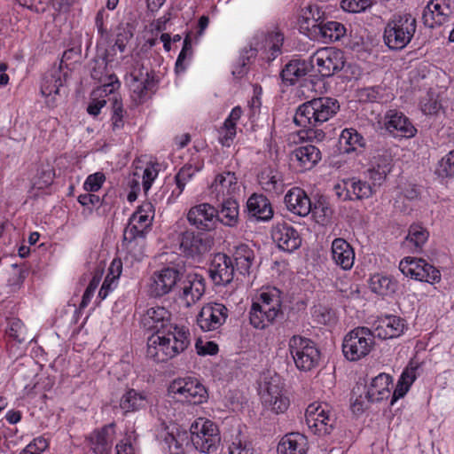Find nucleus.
<instances>
[{
  "label": "nucleus",
  "instance_id": "f257e3e1",
  "mask_svg": "<svg viewBox=\"0 0 454 454\" xmlns=\"http://www.w3.org/2000/svg\"><path fill=\"white\" fill-rule=\"evenodd\" d=\"M339 110L340 103L336 98H313L297 108L294 121L300 127H317L333 118Z\"/></svg>",
  "mask_w": 454,
  "mask_h": 454
},
{
  "label": "nucleus",
  "instance_id": "f03ea898",
  "mask_svg": "<svg viewBox=\"0 0 454 454\" xmlns=\"http://www.w3.org/2000/svg\"><path fill=\"white\" fill-rule=\"evenodd\" d=\"M417 29V20L411 13H395L387 22L383 40L391 51H402L412 40Z\"/></svg>",
  "mask_w": 454,
  "mask_h": 454
},
{
  "label": "nucleus",
  "instance_id": "7ed1b4c3",
  "mask_svg": "<svg viewBox=\"0 0 454 454\" xmlns=\"http://www.w3.org/2000/svg\"><path fill=\"white\" fill-rule=\"evenodd\" d=\"M278 293V289L262 292L259 301L253 302L249 310V321L254 328L264 329L278 318L284 317Z\"/></svg>",
  "mask_w": 454,
  "mask_h": 454
},
{
  "label": "nucleus",
  "instance_id": "20e7f679",
  "mask_svg": "<svg viewBox=\"0 0 454 454\" xmlns=\"http://www.w3.org/2000/svg\"><path fill=\"white\" fill-rule=\"evenodd\" d=\"M372 331L368 327L358 326L348 332L342 341L344 356L351 362H356L368 356L374 348L375 340Z\"/></svg>",
  "mask_w": 454,
  "mask_h": 454
},
{
  "label": "nucleus",
  "instance_id": "39448f33",
  "mask_svg": "<svg viewBox=\"0 0 454 454\" xmlns=\"http://www.w3.org/2000/svg\"><path fill=\"white\" fill-rule=\"evenodd\" d=\"M288 348L298 370L309 372L317 366L320 352L311 340L294 335L289 340Z\"/></svg>",
  "mask_w": 454,
  "mask_h": 454
},
{
  "label": "nucleus",
  "instance_id": "423d86ee",
  "mask_svg": "<svg viewBox=\"0 0 454 454\" xmlns=\"http://www.w3.org/2000/svg\"><path fill=\"white\" fill-rule=\"evenodd\" d=\"M190 432L191 442L196 450L204 453L216 450L221 437L213 421L200 418L192 424Z\"/></svg>",
  "mask_w": 454,
  "mask_h": 454
},
{
  "label": "nucleus",
  "instance_id": "0eeeda50",
  "mask_svg": "<svg viewBox=\"0 0 454 454\" xmlns=\"http://www.w3.org/2000/svg\"><path fill=\"white\" fill-rule=\"evenodd\" d=\"M262 402L267 410L276 414L284 413L288 409L290 401L284 393V383L279 375L265 377Z\"/></svg>",
  "mask_w": 454,
  "mask_h": 454
},
{
  "label": "nucleus",
  "instance_id": "6e6552de",
  "mask_svg": "<svg viewBox=\"0 0 454 454\" xmlns=\"http://www.w3.org/2000/svg\"><path fill=\"white\" fill-rule=\"evenodd\" d=\"M401 272L411 278L427 282L438 283L441 280V273L433 265L422 258L405 257L399 263Z\"/></svg>",
  "mask_w": 454,
  "mask_h": 454
},
{
  "label": "nucleus",
  "instance_id": "1a4fd4ad",
  "mask_svg": "<svg viewBox=\"0 0 454 454\" xmlns=\"http://www.w3.org/2000/svg\"><path fill=\"white\" fill-rule=\"evenodd\" d=\"M130 89L140 103L151 98L156 90L158 80L153 71L137 63L130 74Z\"/></svg>",
  "mask_w": 454,
  "mask_h": 454
},
{
  "label": "nucleus",
  "instance_id": "9d476101",
  "mask_svg": "<svg viewBox=\"0 0 454 454\" xmlns=\"http://www.w3.org/2000/svg\"><path fill=\"white\" fill-rule=\"evenodd\" d=\"M305 418L309 428L318 435L331 434L335 422L325 403H310L306 409Z\"/></svg>",
  "mask_w": 454,
  "mask_h": 454
},
{
  "label": "nucleus",
  "instance_id": "9b49d317",
  "mask_svg": "<svg viewBox=\"0 0 454 454\" xmlns=\"http://www.w3.org/2000/svg\"><path fill=\"white\" fill-rule=\"evenodd\" d=\"M316 63L322 76L330 77L345 66L344 52L339 49L326 47L317 50L310 59Z\"/></svg>",
  "mask_w": 454,
  "mask_h": 454
},
{
  "label": "nucleus",
  "instance_id": "f8f14e48",
  "mask_svg": "<svg viewBox=\"0 0 454 454\" xmlns=\"http://www.w3.org/2000/svg\"><path fill=\"white\" fill-rule=\"evenodd\" d=\"M393 168V155L389 149H376L370 160L367 176L374 186H381Z\"/></svg>",
  "mask_w": 454,
  "mask_h": 454
},
{
  "label": "nucleus",
  "instance_id": "ddd939ff",
  "mask_svg": "<svg viewBox=\"0 0 454 454\" xmlns=\"http://www.w3.org/2000/svg\"><path fill=\"white\" fill-rule=\"evenodd\" d=\"M183 272L175 267H165L150 278L149 294L153 297L163 296L173 290L181 280Z\"/></svg>",
  "mask_w": 454,
  "mask_h": 454
},
{
  "label": "nucleus",
  "instance_id": "4468645a",
  "mask_svg": "<svg viewBox=\"0 0 454 454\" xmlns=\"http://www.w3.org/2000/svg\"><path fill=\"white\" fill-rule=\"evenodd\" d=\"M169 391L179 394L184 399L192 404H200L207 401V392L205 387L192 378L176 379L169 386Z\"/></svg>",
  "mask_w": 454,
  "mask_h": 454
},
{
  "label": "nucleus",
  "instance_id": "2eb2a0df",
  "mask_svg": "<svg viewBox=\"0 0 454 454\" xmlns=\"http://www.w3.org/2000/svg\"><path fill=\"white\" fill-rule=\"evenodd\" d=\"M228 317V309L222 303L204 305L197 316V324L204 332L215 331L224 324Z\"/></svg>",
  "mask_w": 454,
  "mask_h": 454
},
{
  "label": "nucleus",
  "instance_id": "dca6fc26",
  "mask_svg": "<svg viewBox=\"0 0 454 454\" xmlns=\"http://www.w3.org/2000/svg\"><path fill=\"white\" fill-rule=\"evenodd\" d=\"M164 348H168L169 359L184 352L190 345V333L184 327L175 326L157 333Z\"/></svg>",
  "mask_w": 454,
  "mask_h": 454
},
{
  "label": "nucleus",
  "instance_id": "f3484780",
  "mask_svg": "<svg viewBox=\"0 0 454 454\" xmlns=\"http://www.w3.org/2000/svg\"><path fill=\"white\" fill-rule=\"evenodd\" d=\"M164 348H168L169 359L184 352L190 345V333L184 327L175 326L157 333Z\"/></svg>",
  "mask_w": 454,
  "mask_h": 454
},
{
  "label": "nucleus",
  "instance_id": "a211bd4d",
  "mask_svg": "<svg viewBox=\"0 0 454 454\" xmlns=\"http://www.w3.org/2000/svg\"><path fill=\"white\" fill-rule=\"evenodd\" d=\"M208 272L215 285L226 286L230 284L233 280L235 273L232 259L223 253L215 254L211 260Z\"/></svg>",
  "mask_w": 454,
  "mask_h": 454
},
{
  "label": "nucleus",
  "instance_id": "6ab92c4d",
  "mask_svg": "<svg viewBox=\"0 0 454 454\" xmlns=\"http://www.w3.org/2000/svg\"><path fill=\"white\" fill-rule=\"evenodd\" d=\"M272 239L279 249L292 253L301 245V238L295 228L287 223H277L271 232Z\"/></svg>",
  "mask_w": 454,
  "mask_h": 454
},
{
  "label": "nucleus",
  "instance_id": "aec40b11",
  "mask_svg": "<svg viewBox=\"0 0 454 454\" xmlns=\"http://www.w3.org/2000/svg\"><path fill=\"white\" fill-rule=\"evenodd\" d=\"M213 240L204 233L185 231L181 235L180 247L188 257H195L208 252Z\"/></svg>",
  "mask_w": 454,
  "mask_h": 454
},
{
  "label": "nucleus",
  "instance_id": "412c9836",
  "mask_svg": "<svg viewBox=\"0 0 454 454\" xmlns=\"http://www.w3.org/2000/svg\"><path fill=\"white\" fill-rule=\"evenodd\" d=\"M216 215L217 212L215 207L208 203H201L189 210L187 220L191 225L198 230L211 231L215 227Z\"/></svg>",
  "mask_w": 454,
  "mask_h": 454
},
{
  "label": "nucleus",
  "instance_id": "4be33fe9",
  "mask_svg": "<svg viewBox=\"0 0 454 454\" xmlns=\"http://www.w3.org/2000/svg\"><path fill=\"white\" fill-rule=\"evenodd\" d=\"M406 328L405 320L395 315H386L375 322L372 331L374 338L381 340L394 339L401 336Z\"/></svg>",
  "mask_w": 454,
  "mask_h": 454
},
{
  "label": "nucleus",
  "instance_id": "5701e85b",
  "mask_svg": "<svg viewBox=\"0 0 454 454\" xmlns=\"http://www.w3.org/2000/svg\"><path fill=\"white\" fill-rule=\"evenodd\" d=\"M171 314L164 307H153L146 310L142 318L144 327L160 333L162 330L171 329L176 325L170 323Z\"/></svg>",
  "mask_w": 454,
  "mask_h": 454
},
{
  "label": "nucleus",
  "instance_id": "b1692460",
  "mask_svg": "<svg viewBox=\"0 0 454 454\" xmlns=\"http://www.w3.org/2000/svg\"><path fill=\"white\" fill-rule=\"evenodd\" d=\"M385 126L390 133L396 132V135L404 137H412L417 129L410 120L401 112L389 110L386 114Z\"/></svg>",
  "mask_w": 454,
  "mask_h": 454
},
{
  "label": "nucleus",
  "instance_id": "393cba45",
  "mask_svg": "<svg viewBox=\"0 0 454 454\" xmlns=\"http://www.w3.org/2000/svg\"><path fill=\"white\" fill-rule=\"evenodd\" d=\"M286 207L299 216H306L312 210V203L306 192L299 188H292L285 196Z\"/></svg>",
  "mask_w": 454,
  "mask_h": 454
},
{
  "label": "nucleus",
  "instance_id": "a878e982",
  "mask_svg": "<svg viewBox=\"0 0 454 454\" xmlns=\"http://www.w3.org/2000/svg\"><path fill=\"white\" fill-rule=\"evenodd\" d=\"M320 160V150L312 145L299 146L290 153V160L296 162L301 171L312 168Z\"/></svg>",
  "mask_w": 454,
  "mask_h": 454
},
{
  "label": "nucleus",
  "instance_id": "bb28decb",
  "mask_svg": "<svg viewBox=\"0 0 454 454\" xmlns=\"http://www.w3.org/2000/svg\"><path fill=\"white\" fill-rule=\"evenodd\" d=\"M114 424L94 430L88 437L91 450L95 454H109L113 445Z\"/></svg>",
  "mask_w": 454,
  "mask_h": 454
},
{
  "label": "nucleus",
  "instance_id": "cd10ccee",
  "mask_svg": "<svg viewBox=\"0 0 454 454\" xmlns=\"http://www.w3.org/2000/svg\"><path fill=\"white\" fill-rule=\"evenodd\" d=\"M237 189V178L234 173L227 172L215 176L210 186V194L215 196L217 201L231 198V194Z\"/></svg>",
  "mask_w": 454,
  "mask_h": 454
},
{
  "label": "nucleus",
  "instance_id": "c85d7f7f",
  "mask_svg": "<svg viewBox=\"0 0 454 454\" xmlns=\"http://www.w3.org/2000/svg\"><path fill=\"white\" fill-rule=\"evenodd\" d=\"M332 258L341 269L349 270L354 264L355 253L349 243L338 238L332 243Z\"/></svg>",
  "mask_w": 454,
  "mask_h": 454
},
{
  "label": "nucleus",
  "instance_id": "c756f323",
  "mask_svg": "<svg viewBox=\"0 0 454 454\" xmlns=\"http://www.w3.org/2000/svg\"><path fill=\"white\" fill-rule=\"evenodd\" d=\"M307 450V437L296 432L286 434L278 445V454H305Z\"/></svg>",
  "mask_w": 454,
  "mask_h": 454
},
{
  "label": "nucleus",
  "instance_id": "7c9ffc66",
  "mask_svg": "<svg viewBox=\"0 0 454 454\" xmlns=\"http://www.w3.org/2000/svg\"><path fill=\"white\" fill-rule=\"evenodd\" d=\"M248 214L256 220L268 221L273 216L270 200L262 194H253L247 203Z\"/></svg>",
  "mask_w": 454,
  "mask_h": 454
},
{
  "label": "nucleus",
  "instance_id": "2f4dec72",
  "mask_svg": "<svg viewBox=\"0 0 454 454\" xmlns=\"http://www.w3.org/2000/svg\"><path fill=\"white\" fill-rule=\"evenodd\" d=\"M313 65L306 60L296 59L290 60L282 69V81L290 85L294 84L300 78L305 76Z\"/></svg>",
  "mask_w": 454,
  "mask_h": 454
},
{
  "label": "nucleus",
  "instance_id": "473e14b6",
  "mask_svg": "<svg viewBox=\"0 0 454 454\" xmlns=\"http://www.w3.org/2000/svg\"><path fill=\"white\" fill-rule=\"evenodd\" d=\"M205 279L199 274L189 275L183 287L182 298L190 306L199 301L205 293Z\"/></svg>",
  "mask_w": 454,
  "mask_h": 454
},
{
  "label": "nucleus",
  "instance_id": "72a5a7b5",
  "mask_svg": "<svg viewBox=\"0 0 454 454\" xmlns=\"http://www.w3.org/2000/svg\"><path fill=\"white\" fill-rule=\"evenodd\" d=\"M60 87H62L60 70H54L43 77L41 92L46 98V104L49 106H56L55 97L52 95H59Z\"/></svg>",
  "mask_w": 454,
  "mask_h": 454
},
{
  "label": "nucleus",
  "instance_id": "f704fd0d",
  "mask_svg": "<svg viewBox=\"0 0 454 454\" xmlns=\"http://www.w3.org/2000/svg\"><path fill=\"white\" fill-rule=\"evenodd\" d=\"M350 401L351 409L355 414L363 413L371 403H377L366 385L359 383L353 387Z\"/></svg>",
  "mask_w": 454,
  "mask_h": 454
},
{
  "label": "nucleus",
  "instance_id": "c9c22d12",
  "mask_svg": "<svg viewBox=\"0 0 454 454\" xmlns=\"http://www.w3.org/2000/svg\"><path fill=\"white\" fill-rule=\"evenodd\" d=\"M219 208H216V222H221L227 226H235L239 220V205L232 198H227L218 201Z\"/></svg>",
  "mask_w": 454,
  "mask_h": 454
},
{
  "label": "nucleus",
  "instance_id": "e433bc0d",
  "mask_svg": "<svg viewBox=\"0 0 454 454\" xmlns=\"http://www.w3.org/2000/svg\"><path fill=\"white\" fill-rule=\"evenodd\" d=\"M106 67V64L104 61H97L91 69L90 76L102 84L103 92L111 94L119 88L120 82L115 74H104Z\"/></svg>",
  "mask_w": 454,
  "mask_h": 454
},
{
  "label": "nucleus",
  "instance_id": "4c0bfd02",
  "mask_svg": "<svg viewBox=\"0 0 454 454\" xmlns=\"http://www.w3.org/2000/svg\"><path fill=\"white\" fill-rule=\"evenodd\" d=\"M262 187L270 192L280 193L283 192L284 180L282 174L272 168H265L258 176Z\"/></svg>",
  "mask_w": 454,
  "mask_h": 454
},
{
  "label": "nucleus",
  "instance_id": "58836bf2",
  "mask_svg": "<svg viewBox=\"0 0 454 454\" xmlns=\"http://www.w3.org/2000/svg\"><path fill=\"white\" fill-rule=\"evenodd\" d=\"M147 403V395L144 392L130 388L121 396L120 407L125 412L137 411L145 408Z\"/></svg>",
  "mask_w": 454,
  "mask_h": 454
},
{
  "label": "nucleus",
  "instance_id": "ea45409f",
  "mask_svg": "<svg viewBox=\"0 0 454 454\" xmlns=\"http://www.w3.org/2000/svg\"><path fill=\"white\" fill-rule=\"evenodd\" d=\"M254 259V251L247 245L242 244L237 247L233 254L235 270L243 275L248 274Z\"/></svg>",
  "mask_w": 454,
  "mask_h": 454
},
{
  "label": "nucleus",
  "instance_id": "a19ab883",
  "mask_svg": "<svg viewBox=\"0 0 454 454\" xmlns=\"http://www.w3.org/2000/svg\"><path fill=\"white\" fill-rule=\"evenodd\" d=\"M392 383L391 377L387 373H380L372 379L368 390L373 395L376 402H381L390 396L389 385Z\"/></svg>",
  "mask_w": 454,
  "mask_h": 454
},
{
  "label": "nucleus",
  "instance_id": "79ce46f5",
  "mask_svg": "<svg viewBox=\"0 0 454 454\" xmlns=\"http://www.w3.org/2000/svg\"><path fill=\"white\" fill-rule=\"evenodd\" d=\"M168 348L160 341L157 333H153L147 340L146 357L156 363H163L169 360Z\"/></svg>",
  "mask_w": 454,
  "mask_h": 454
},
{
  "label": "nucleus",
  "instance_id": "37998d69",
  "mask_svg": "<svg viewBox=\"0 0 454 454\" xmlns=\"http://www.w3.org/2000/svg\"><path fill=\"white\" fill-rule=\"evenodd\" d=\"M370 287L375 294L388 295L395 294L397 291L398 284L389 277L376 274L370 279Z\"/></svg>",
  "mask_w": 454,
  "mask_h": 454
},
{
  "label": "nucleus",
  "instance_id": "c03bdc74",
  "mask_svg": "<svg viewBox=\"0 0 454 454\" xmlns=\"http://www.w3.org/2000/svg\"><path fill=\"white\" fill-rule=\"evenodd\" d=\"M340 145H345V152L350 153L364 149L366 145L365 138L355 129H345L340 137Z\"/></svg>",
  "mask_w": 454,
  "mask_h": 454
},
{
  "label": "nucleus",
  "instance_id": "a18cd8bd",
  "mask_svg": "<svg viewBox=\"0 0 454 454\" xmlns=\"http://www.w3.org/2000/svg\"><path fill=\"white\" fill-rule=\"evenodd\" d=\"M312 213L316 222L321 225H327L332 219L333 210L328 201L320 197L314 205L312 204Z\"/></svg>",
  "mask_w": 454,
  "mask_h": 454
},
{
  "label": "nucleus",
  "instance_id": "49530a36",
  "mask_svg": "<svg viewBox=\"0 0 454 454\" xmlns=\"http://www.w3.org/2000/svg\"><path fill=\"white\" fill-rule=\"evenodd\" d=\"M319 33L325 41L335 42L344 36L346 28L338 21H327L320 23Z\"/></svg>",
  "mask_w": 454,
  "mask_h": 454
},
{
  "label": "nucleus",
  "instance_id": "de8ad7c7",
  "mask_svg": "<svg viewBox=\"0 0 454 454\" xmlns=\"http://www.w3.org/2000/svg\"><path fill=\"white\" fill-rule=\"evenodd\" d=\"M346 185L348 186V193L352 192L357 200H363L371 197L373 193L376 192V188L380 187L374 186L372 183L368 184L361 180H356L355 178H352L348 183H346Z\"/></svg>",
  "mask_w": 454,
  "mask_h": 454
},
{
  "label": "nucleus",
  "instance_id": "09e8293b",
  "mask_svg": "<svg viewBox=\"0 0 454 454\" xmlns=\"http://www.w3.org/2000/svg\"><path fill=\"white\" fill-rule=\"evenodd\" d=\"M242 114V109L240 106L234 107L229 117L225 120L223 127L224 131L223 137L221 138L223 145H230L229 141H232L236 135V123L239 120Z\"/></svg>",
  "mask_w": 454,
  "mask_h": 454
},
{
  "label": "nucleus",
  "instance_id": "8fccbe9b",
  "mask_svg": "<svg viewBox=\"0 0 454 454\" xmlns=\"http://www.w3.org/2000/svg\"><path fill=\"white\" fill-rule=\"evenodd\" d=\"M229 454H254L252 442L240 431L232 436L229 445Z\"/></svg>",
  "mask_w": 454,
  "mask_h": 454
},
{
  "label": "nucleus",
  "instance_id": "3c124183",
  "mask_svg": "<svg viewBox=\"0 0 454 454\" xmlns=\"http://www.w3.org/2000/svg\"><path fill=\"white\" fill-rule=\"evenodd\" d=\"M165 443L168 445L170 454H184V445L188 443V436L186 433L177 434L168 433L164 438Z\"/></svg>",
  "mask_w": 454,
  "mask_h": 454
},
{
  "label": "nucleus",
  "instance_id": "603ef678",
  "mask_svg": "<svg viewBox=\"0 0 454 454\" xmlns=\"http://www.w3.org/2000/svg\"><path fill=\"white\" fill-rule=\"evenodd\" d=\"M442 4H444L442 1L432 0L427 6L431 13V18L436 26H442L450 21V16L444 12Z\"/></svg>",
  "mask_w": 454,
  "mask_h": 454
},
{
  "label": "nucleus",
  "instance_id": "864d4df0",
  "mask_svg": "<svg viewBox=\"0 0 454 454\" xmlns=\"http://www.w3.org/2000/svg\"><path fill=\"white\" fill-rule=\"evenodd\" d=\"M434 173L442 178L454 176V150L442 158L437 164Z\"/></svg>",
  "mask_w": 454,
  "mask_h": 454
},
{
  "label": "nucleus",
  "instance_id": "5fc2aeb1",
  "mask_svg": "<svg viewBox=\"0 0 454 454\" xmlns=\"http://www.w3.org/2000/svg\"><path fill=\"white\" fill-rule=\"evenodd\" d=\"M428 231L420 225L412 224L409 228L406 239L412 243L416 247L421 246L427 240Z\"/></svg>",
  "mask_w": 454,
  "mask_h": 454
},
{
  "label": "nucleus",
  "instance_id": "6e6d98bb",
  "mask_svg": "<svg viewBox=\"0 0 454 454\" xmlns=\"http://www.w3.org/2000/svg\"><path fill=\"white\" fill-rule=\"evenodd\" d=\"M7 333L11 338L19 343H22L29 339V336H27V331L23 323L19 318H12L10 321Z\"/></svg>",
  "mask_w": 454,
  "mask_h": 454
},
{
  "label": "nucleus",
  "instance_id": "4d7b16f0",
  "mask_svg": "<svg viewBox=\"0 0 454 454\" xmlns=\"http://www.w3.org/2000/svg\"><path fill=\"white\" fill-rule=\"evenodd\" d=\"M372 5V0H342L341 8L348 12H361Z\"/></svg>",
  "mask_w": 454,
  "mask_h": 454
},
{
  "label": "nucleus",
  "instance_id": "13d9d810",
  "mask_svg": "<svg viewBox=\"0 0 454 454\" xmlns=\"http://www.w3.org/2000/svg\"><path fill=\"white\" fill-rule=\"evenodd\" d=\"M284 42V35L280 32L270 33L266 38V43L271 51V59H274L281 52V47Z\"/></svg>",
  "mask_w": 454,
  "mask_h": 454
},
{
  "label": "nucleus",
  "instance_id": "bf43d9fd",
  "mask_svg": "<svg viewBox=\"0 0 454 454\" xmlns=\"http://www.w3.org/2000/svg\"><path fill=\"white\" fill-rule=\"evenodd\" d=\"M102 273L103 272L101 270H98L95 272L92 279L90 280L89 286H87V288L82 295V301L80 304L81 308H85L89 304L91 297L94 294L95 290L98 288V286L99 285V282H100L101 277H102Z\"/></svg>",
  "mask_w": 454,
  "mask_h": 454
},
{
  "label": "nucleus",
  "instance_id": "052dcab7",
  "mask_svg": "<svg viewBox=\"0 0 454 454\" xmlns=\"http://www.w3.org/2000/svg\"><path fill=\"white\" fill-rule=\"evenodd\" d=\"M192 41L189 35H187L184 40V45L183 48L177 57L176 62V72L181 73L185 70V66L184 64L186 57L188 55H192Z\"/></svg>",
  "mask_w": 454,
  "mask_h": 454
},
{
  "label": "nucleus",
  "instance_id": "680f3d73",
  "mask_svg": "<svg viewBox=\"0 0 454 454\" xmlns=\"http://www.w3.org/2000/svg\"><path fill=\"white\" fill-rule=\"evenodd\" d=\"M105 179L106 177L104 174L100 172L90 175L87 177L83 187L87 192H97L101 188Z\"/></svg>",
  "mask_w": 454,
  "mask_h": 454
},
{
  "label": "nucleus",
  "instance_id": "e2e57ef3",
  "mask_svg": "<svg viewBox=\"0 0 454 454\" xmlns=\"http://www.w3.org/2000/svg\"><path fill=\"white\" fill-rule=\"evenodd\" d=\"M196 169L192 165H185L176 176V181L177 187L183 191L185 183L189 180L195 173Z\"/></svg>",
  "mask_w": 454,
  "mask_h": 454
},
{
  "label": "nucleus",
  "instance_id": "0e129e2a",
  "mask_svg": "<svg viewBox=\"0 0 454 454\" xmlns=\"http://www.w3.org/2000/svg\"><path fill=\"white\" fill-rule=\"evenodd\" d=\"M421 110L426 114H436L441 108V104L437 99L434 98L431 95H427L420 101Z\"/></svg>",
  "mask_w": 454,
  "mask_h": 454
},
{
  "label": "nucleus",
  "instance_id": "69168bd1",
  "mask_svg": "<svg viewBox=\"0 0 454 454\" xmlns=\"http://www.w3.org/2000/svg\"><path fill=\"white\" fill-rule=\"evenodd\" d=\"M133 37V33L127 27L119 28L116 35L114 46H116L121 52L125 51L128 42Z\"/></svg>",
  "mask_w": 454,
  "mask_h": 454
},
{
  "label": "nucleus",
  "instance_id": "338daca9",
  "mask_svg": "<svg viewBox=\"0 0 454 454\" xmlns=\"http://www.w3.org/2000/svg\"><path fill=\"white\" fill-rule=\"evenodd\" d=\"M20 5L37 13L45 12L51 0H19Z\"/></svg>",
  "mask_w": 454,
  "mask_h": 454
},
{
  "label": "nucleus",
  "instance_id": "774afa93",
  "mask_svg": "<svg viewBox=\"0 0 454 454\" xmlns=\"http://www.w3.org/2000/svg\"><path fill=\"white\" fill-rule=\"evenodd\" d=\"M82 54V48L80 45L78 46H73L67 51H64L60 62V68L65 64L66 67H68L67 61L74 60V62L78 61L81 58Z\"/></svg>",
  "mask_w": 454,
  "mask_h": 454
}]
</instances>
